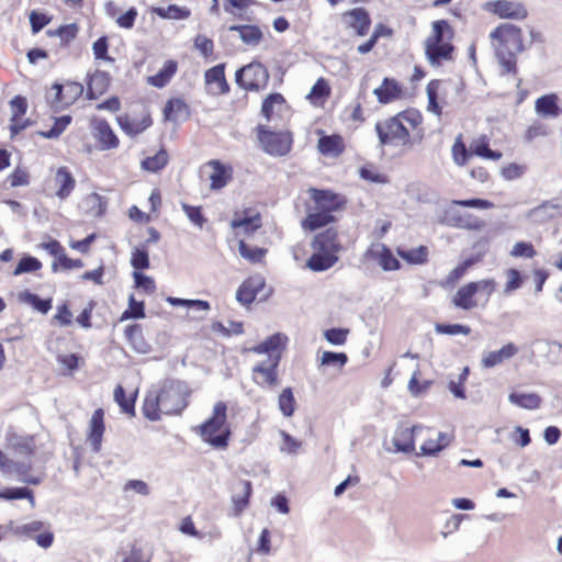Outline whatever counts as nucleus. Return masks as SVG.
I'll use <instances>...</instances> for the list:
<instances>
[{
	"label": "nucleus",
	"instance_id": "nucleus-1",
	"mask_svg": "<svg viewBox=\"0 0 562 562\" xmlns=\"http://www.w3.org/2000/svg\"><path fill=\"white\" fill-rule=\"evenodd\" d=\"M227 420V405L223 401L215 403L213 414L200 425V436L204 442L216 449H226L232 431L225 427Z\"/></svg>",
	"mask_w": 562,
	"mask_h": 562
},
{
	"label": "nucleus",
	"instance_id": "nucleus-2",
	"mask_svg": "<svg viewBox=\"0 0 562 562\" xmlns=\"http://www.w3.org/2000/svg\"><path fill=\"white\" fill-rule=\"evenodd\" d=\"M260 148L272 157L286 156L293 146V134L290 131H272L263 124L256 127Z\"/></svg>",
	"mask_w": 562,
	"mask_h": 562
},
{
	"label": "nucleus",
	"instance_id": "nucleus-3",
	"mask_svg": "<svg viewBox=\"0 0 562 562\" xmlns=\"http://www.w3.org/2000/svg\"><path fill=\"white\" fill-rule=\"evenodd\" d=\"M162 407V414H180L188 405L186 400V385L173 379L164 380L158 386H154Z\"/></svg>",
	"mask_w": 562,
	"mask_h": 562
},
{
	"label": "nucleus",
	"instance_id": "nucleus-4",
	"mask_svg": "<svg viewBox=\"0 0 562 562\" xmlns=\"http://www.w3.org/2000/svg\"><path fill=\"white\" fill-rule=\"evenodd\" d=\"M269 71L260 61L238 68L235 72L236 85L246 91H260L265 89L269 81Z\"/></svg>",
	"mask_w": 562,
	"mask_h": 562
},
{
	"label": "nucleus",
	"instance_id": "nucleus-5",
	"mask_svg": "<svg viewBox=\"0 0 562 562\" xmlns=\"http://www.w3.org/2000/svg\"><path fill=\"white\" fill-rule=\"evenodd\" d=\"M375 132L381 146L409 142V132L397 115L390 117L384 122L375 124Z\"/></svg>",
	"mask_w": 562,
	"mask_h": 562
},
{
	"label": "nucleus",
	"instance_id": "nucleus-6",
	"mask_svg": "<svg viewBox=\"0 0 562 562\" xmlns=\"http://www.w3.org/2000/svg\"><path fill=\"white\" fill-rule=\"evenodd\" d=\"M490 37L499 43L498 48L505 52L518 54L526 49L522 41V31L519 26L512 23H503L495 27Z\"/></svg>",
	"mask_w": 562,
	"mask_h": 562
},
{
	"label": "nucleus",
	"instance_id": "nucleus-7",
	"mask_svg": "<svg viewBox=\"0 0 562 562\" xmlns=\"http://www.w3.org/2000/svg\"><path fill=\"white\" fill-rule=\"evenodd\" d=\"M488 241L486 238L480 239L474 247L482 249V254L472 255L469 258L464 259L460 262L456 268H453L447 278L440 282L441 288H453L456 283L465 274L468 269L472 266L481 261L483 254L487 249Z\"/></svg>",
	"mask_w": 562,
	"mask_h": 562
},
{
	"label": "nucleus",
	"instance_id": "nucleus-8",
	"mask_svg": "<svg viewBox=\"0 0 562 562\" xmlns=\"http://www.w3.org/2000/svg\"><path fill=\"white\" fill-rule=\"evenodd\" d=\"M364 257L378 261L384 271H395L402 267L391 248L381 243L372 244L364 252Z\"/></svg>",
	"mask_w": 562,
	"mask_h": 562
},
{
	"label": "nucleus",
	"instance_id": "nucleus-9",
	"mask_svg": "<svg viewBox=\"0 0 562 562\" xmlns=\"http://www.w3.org/2000/svg\"><path fill=\"white\" fill-rule=\"evenodd\" d=\"M266 288L265 278L257 273L245 279L236 291V300L241 305H250L259 292Z\"/></svg>",
	"mask_w": 562,
	"mask_h": 562
},
{
	"label": "nucleus",
	"instance_id": "nucleus-10",
	"mask_svg": "<svg viewBox=\"0 0 562 562\" xmlns=\"http://www.w3.org/2000/svg\"><path fill=\"white\" fill-rule=\"evenodd\" d=\"M310 193L315 207L319 210L333 213L342 209L346 204L345 196L328 189L311 188Z\"/></svg>",
	"mask_w": 562,
	"mask_h": 562
},
{
	"label": "nucleus",
	"instance_id": "nucleus-11",
	"mask_svg": "<svg viewBox=\"0 0 562 562\" xmlns=\"http://www.w3.org/2000/svg\"><path fill=\"white\" fill-rule=\"evenodd\" d=\"M104 409L99 407L93 411L88 425L87 442L94 453H99L102 447L105 432Z\"/></svg>",
	"mask_w": 562,
	"mask_h": 562
},
{
	"label": "nucleus",
	"instance_id": "nucleus-12",
	"mask_svg": "<svg viewBox=\"0 0 562 562\" xmlns=\"http://www.w3.org/2000/svg\"><path fill=\"white\" fill-rule=\"evenodd\" d=\"M454 45L451 42L425 41V55L428 63L434 66H440L442 60H452Z\"/></svg>",
	"mask_w": 562,
	"mask_h": 562
},
{
	"label": "nucleus",
	"instance_id": "nucleus-13",
	"mask_svg": "<svg viewBox=\"0 0 562 562\" xmlns=\"http://www.w3.org/2000/svg\"><path fill=\"white\" fill-rule=\"evenodd\" d=\"M422 429L423 427L420 425H414L412 427H397L392 439L395 451L406 454L412 453L415 450V434Z\"/></svg>",
	"mask_w": 562,
	"mask_h": 562
},
{
	"label": "nucleus",
	"instance_id": "nucleus-14",
	"mask_svg": "<svg viewBox=\"0 0 562 562\" xmlns=\"http://www.w3.org/2000/svg\"><path fill=\"white\" fill-rule=\"evenodd\" d=\"M442 223L451 227L480 229L483 222L471 214H461L457 209H447L443 213Z\"/></svg>",
	"mask_w": 562,
	"mask_h": 562
},
{
	"label": "nucleus",
	"instance_id": "nucleus-15",
	"mask_svg": "<svg viewBox=\"0 0 562 562\" xmlns=\"http://www.w3.org/2000/svg\"><path fill=\"white\" fill-rule=\"evenodd\" d=\"M491 5L492 11L502 19L524 20L528 15L526 7L520 2L496 0Z\"/></svg>",
	"mask_w": 562,
	"mask_h": 562
},
{
	"label": "nucleus",
	"instance_id": "nucleus-16",
	"mask_svg": "<svg viewBox=\"0 0 562 562\" xmlns=\"http://www.w3.org/2000/svg\"><path fill=\"white\" fill-rule=\"evenodd\" d=\"M311 246L314 250H328L337 254L342 250V245L338 240V231L335 227H327L314 235Z\"/></svg>",
	"mask_w": 562,
	"mask_h": 562
},
{
	"label": "nucleus",
	"instance_id": "nucleus-17",
	"mask_svg": "<svg viewBox=\"0 0 562 562\" xmlns=\"http://www.w3.org/2000/svg\"><path fill=\"white\" fill-rule=\"evenodd\" d=\"M121 130L128 136L135 137L146 131L153 124L149 111H146L140 120L131 119L127 114L116 117Z\"/></svg>",
	"mask_w": 562,
	"mask_h": 562
},
{
	"label": "nucleus",
	"instance_id": "nucleus-18",
	"mask_svg": "<svg viewBox=\"0 0 562 562\" xmlns=\"http://www.w3.org/2000/svg\"><path fill=\"white\" fill-rule=\"evenodd\" d=\"M348 26L352 27L357 35L364 36L371 26V18L364 8H353L344 14Z\"/></svg>",
	"mask_w": 562,
	"mask_h": 562
},
{
	"label": "nucleus",
	"instance_id": "nucleus-19",
	"mask_svg": "<svg viewBox=\"0 0 562 562\" xmlns=\"http://www.w3.org/2000/svg\"><path fill=\"white\" fill-rule=\"evenodd\" d=\"M92 126L102 150L113 149L119 146V138L106 120L93 119Z\"/></svg>",
	"mask_w": 562,
	"mask_h": 562
},
{
	"label": "nucleus",
	"instance_id": "nucleus-20",
	"mask_svg": "<svg viewBox=\"0 0 562 562\" xmlns=\"http://www.w3.org/2000/svg\"><path fill=\"white\" fill-rule=\"evenodd\" d=\"M164 120L169 122L187 121L191 115L188 103L181 98L169 99L162 110Z\"/></svg>",
	"mask_w": 562,
	"mask_h": 562
},
{
	"label": "nucleus",
	"instance_id": "nucleus-21",
	"mask_svg": "<svg viewBox=\"0 0 562 562\" xmlns=\"http://www.w3.org/2000/svg\"><path fill=\"white\" fill-rule=\"evenodd\" d=\"M281 355L276 353V356L268 357L266 360L260 361L252 368L254 373L261 374L263 378V383L269 386H274L278 384V367L281 361Z\"/></svg>",
	"mask_w": 562,
	"mask_h": 562
},
{
	"label": "nucleus",
	"instance_id": "nucleus-22",
	"mask_svg": "<svg viewBox=\"0 0 562 562\" xmlns=\"http://www.w3.org/2000/svg\"><path fill=\"white\" fill-rule=\"evenodd\" d=\"M373 94L381 104H389L402 97L403 88L396 79L385 77L382 85L373 90Z\"/></svg>",
	"mask_w": 562,
	"mask_h": 562
},
{
	"label": "nucleus",
	"instance_id": "nucleus-23",
	"mask_svg": "<svg viewBox=\"0 0 562 562\" xmlns=\"http://www.w3.org/2000/svg\"><path fill=\"white\" fill-rule=\"evenodd\" d=\"M339 260L338 254L328 250H314L306 260V267L314 272H323L334 267Z\"/></svg>",
	"mask_w": 562,
	"mask_h": 562
},
{
	"label": "nucleus",
	"instance_id": "nucleus-24",
	"mask_svg": "<svg viewBox=\"0 0 562 562\" xmlns=\"http://www.w3.org/2000/svg\"><path fill=\"white\" fill-rule=\"evenodd\" d=\"M288 337L282 333H274L268 336L263 341L251 348V351L258 355L267 353L268 357L280 353L285 348Z\"/></svg>",
	"mask_w": 562,
	"mask_h": 562
},
{
	"label": "nucleus",
	"instance_id": "nucleus-25",
	"mask_svg": "<svg viewBox=\"0 0 562 562\" xmlns=\"http://www.w3.org/2000/svg\"><path fill=\"white\" fill-rule=\"evenodd\" d=\"M207 165L213 169V172L210 176L211 189H223L232 180L233 168L217 159L210 160Z\"/></svg>",
	"mask_w": 562,
	"mask_h": 562
},
{
	"label": "nucleus",
	"instance_id": "nucleus-26",
	"mask_svg": "<svg viewBox=\"0 0 562 562\" xmlns=\"http://www.w3.org/2000/svg\"><path fill=\"white\" fill-rule=\"evenodd\" d=\"M204 80L207 86L216 85L217 91H210L212 94H226L229 92V85L225 77V64L221 63L204 72Z\"/></svg>",
	"mask_w": 562,
	"mask_h": 562
},
{
	"label": "nucleus",
	"instance_id": "nucleus-27",
	"mask_svg": "<svg viewBox=\"0 0 562 562\" xmlns=\"http://www.w3.org/2000/svg\"><path fill=\"white\" fill-rule=\"evenodd\" d=\"M334 222H336V217L333 213L314 206V210L308 212L306 217L302 221V227L305 231L315 232Z\"/></svg>",
	"mask_w": 562,
	"mask_h": 562
},
{
	"label": "nucleus",
	"instance_id": "nucleus-28",
	"mask_svg": "<svg viewBox=\"0 0 562 562\" xmlns=\"http://www.w3.org/2000/svg\"><path fill=\"white\" fill-rule=\"evenodd\" d=\"M517 352L518 347L513 342H508L498 350L485 353L481 360V364L485 369L494 368L505 360L513 358Z\"/></svg>",
	"mask_w": 562,
	"mask_h": 562
},
{
	"label": "nucleus",
	"instance_id": "nucleus-29",
	"mask_svg": "<svg viewBox=\"0 0 562 562\" xmlns=\"http://www.w3.org/2000/svg\"><path fill=\"white\" fill-rule=\"evenodd\" d=\"M535 109L542 117H558L562 113V108L559 105V98L555 93L539 97L536 100Z\"/></svg>",
	"mask_w": 562,
	"mask_h": 562
},
{
	"label": "nucleus",
	"instance_id": "nucleus-30",
	"mask_svg": "<svg viewBox=\"0 0 562 562\" xmlns=\"http://www.w3.org/2000/svg\"><path fill=\"white\" fill-rule=\"evenodd\" d=\"M317 148L324 156L338 157L345 150L344 138L338 134H324L318 138Z\"/></svg>",
	"mask_w": 562,
	"mask_h": 562
},
{
	"label": "nucleus",
	"instance_id": "nucleus-31",
	"mask_svg": "<svg viewBox=\"0 0 562 562\" xmlns=\"http://www.w3.org/2000/svg\"><path fill=\"white\" fill-rule=\"evenodd\" d=\"M55 182L58 186L56 196L60 200L67 199L76 187V179L70 170L63 166L56 170Z\"/></svg>",
	"mask_w": 562,
	"mask_h": 562
},
{
	"label": "nucleus",
	"instance_id": "nucleus-32",
	"mask_svg": "<svg viewBox=\"0 0 562 562\" xmlns=\"http://www.w3.org/2000/svg\"><path fill=\"white\" fill-rule=\"evenodd\" d=\"M125 337L137 353H148L151 349L150 345L145 340L143 329L139 324L127 325L124 330Z\"/></svg>",
	"mask_w": 562,
	"mask_h": 562
},
{
	"label": "nucleus",
	"instance_id": "nucleus-33",
	"mask_svg": "<svg viewBox=\"0 0 562 562\" xmlns=\"http://www.w3.org/2000/svg\"><path fill=\"white\" fill-rule=\"evenodd\" d=\"M475 295L476 293L474 292L472 284L469 282L457 290L451 302L457 308L470 311L477 306Z\"/></svg>",
	"mask_w": 562,
	"mask_h": 562
},
{
	"label": "nucleus",
	"instance_id": "nucleus-34",
	"mask_svg": "<svg viewBox=\"0 0 562 562\" xmlns=\"http://www.w3.org/2000/svg\"><path fill=\"white\" fill-rule=\"evenodd\" d=\"M7 440L8 446L18 454L31 457L35 452V442L33 436L8 434Z\"/></svg>",
	"mask_w": 562,
	"mask_h": 562
},
{
	"label": "nucleus",
	"instance_id": "nucleus-35",
	"mask_svg": "<svg viewBox=\"0 0 562 562\" xmlns=\"http://www.w3.org/2000/svg\"><path fill=\"white\" fill-rule=\"evenodd\" d=\"M18 300L21 303H25L32 308L43 315H46L52 306H53V299L47 297L43 299L38 294L31 292L30 290H24L18 294Z\"/></svg>",
	"mask_w": 562,
	"mask_h": 562
},
{
	"label": "nucleus",
	"instance_id": "nucleus-36",
	"mask_svg": "<svg viewBox=\"0 0 562 562\" xmlns=\"http://www.w3.org/2000/svg\"><path fill=\"white\" fill-rule=\"evenodd\" d=\"M142 412L145 418H147L150 422H157L160 419V415L162 414V407L160 405L159 397L154 386L145 395Z\"/></svg>",
	"mask_w": 562,
	"mask_h": 562
},
{
	"label": "nucleus",
	"instance_id": "nucleus-37",
	"mask_svg": "<svg viewBox=\"0 0 562 562\" xmlns=\"http://www.w3.org/2000/svg\"><path fill=\"white\" fill-rule=\"evenodd\" d=\"M178 69L176 60L169 59L165 61L164 66L158 70L157 74L149 76L147 82L155 88L166 87L171 78L175 76Z\"/></svg>",
	"mask_w": 562,
	"mask_h": 562
},
{
	"label": "nucleus",
	"instance_id": "nucleus-38",
	"mask_svg": "<svg viewBox=\"0 0 562 562\" xmlns=\"http://www.w3.org/2000/svg\"><path fill=\"white\" fill-rule=\"evenodd\" d=\"M241 486L240 494H234L232 496L233 502V515L238 517L249 506V501L252 494V484L248 480L240 481Z\"/></svg>",
	"mask_w": 562,
	"mask_h": 562
},
{
	"label": "nucleus",
	"instance_id": "nucleus-39",
	"mask_svg": "<svg viewBox=\"0 0 562 562\" xmlns=\"http://www.w3.org/2000/svg\"><path fill=\"white\" fill-rule=\"evenodd\" d=\"M472 154L490 160H499L503 154L499 150L491 149L490 139L486 135H481L471 143Z\"/></svg>",
	"mask_w": 562,
	"mask_h": 562
},
{
	"label": "nucleus",
	"instance_id": "nucleus-40",
	"mask_svg": "<svg viewBox=\"0 0 562 562\" xmlns=\"http://www.w3.org/2000/svg\"><path fill=\"white\" fill-rule=\"evenodd\" d=\"M533 345L544 353L547 362L557 366L561 363L562 344L557 340L537 339Z\"/></svg>",
	"mask_w": 562,
	"mask_h": 562
},
{
	"label": "nucleus",
	"instance_id": "nucleus-41",
	"mask_svg": "<svg viewBox=\"0 0 562 562\" xmlns=\"http://www.w3.org/2000/svg\"><path fill=\"white\" fill-rule=\"evenodd\" d=\"M508 401L525 409H538L541 406L542 398L537 393L512 392L508 395Z\"/></svg>",
	"mask_w": 562,
	"mask_h": 562
},
{
	"label": "nucleus",
	"instance_id": "nucleus-42",
	"mask_svg": "<svg viewBox=\"0 0 562 562\" xmlns=\"http://www.w3.org/2000/svg\"><path fill=\"white\" fill-rule=\"evenodd\" d=\"M83 206L87 214L101 217L106 211L108 200L99 193L92 192L85 198Z\"/></svg>",
	"mask_w": 562,
	"mask_h": 562
},
{
	"label": "nucleus",
	"instance_id": "nucleus-43",
	"mask_svg": "<svg viewBox=\"0 0 562 562\" xmlns=\"http://www.w3.org/2000/svg\"><path fill=\"white\" fill-rule=\"evenodd\" d=\"M396 252L404 261L409 265H424L428 261L429 251L427 246L424 245L412 249L397 247Z\"/></svg>",
	"mask_w": 562,
	"mask_h": 562
},
{
	"label": "nucleus",
	"instance_id": "nucleus-44",
	"mask_svg": "<svg viewBox=\"0 0 562 562\" xmlns=\"http://www.w3.org/2000/svg\"><path fill=\"white\" fill-rule=\"evenodd\" d=\"M0 499L16 501L27 499L32 507L35 506L34 492L26 486L3 487L0 490Z\"/></svg>",
	"mask_w": 562,
	"mask_h": 562
},
{
	"label": "nucleus",
	"instance_id": "nucleus-45",
	"mask_svg": "<svg viewBox=\"0 0 562 562\" xmlns=\"http://www.w3.org/2000/svg\"><path fill=\"white\" fill-rule=\"evenodd\" d=\"M153 13L161 19L168 20H186L191 15L190 9L178 4H169L168 7H154Z\"/></svg>",
	"mask_w": 562,
	"mask_h": 562
},
{
	"label": "nucleus",
	"instance_id": "nucleus-46",
	"mask_svg": "<svg viewBox=\"0 0 562 562\" xmlns=\"http://www.w3.org/2000/svg\"><path fill=\"white\" fill-rule=\"evenodd\" d=\"M168 161L169 156L166 148L160 147V149L154 156L144 158L140 162V166L144 170L156 173L164 169Z\"/></svg>",
	"mask_w": 562,
	"mask_h": 562
},
{
	"label": "nucleus",
	"instance_id": "nucleus-47",
	"mask_svg": "<svg viewBox=\"0 0 562 562\" xmlns=\"http://www.w3.org/2000/svg\"><path fill=\"white\" fill-rule=\"evenodd\" d=\"M432 34L426 41L451 42L454 37V30L447 20H437L432 24Z\"/></svg>",
	"mask_w": 562,
	"mask_h": 562
},
{
	"label": "nucleus",
	"instance_id": "nucleus-48",
	"mask_svg": "<svg viewBox=\"0 0 562 562\" xmlns=\"http://www.w3.org/2000/svg\"><path fill=\"white\" fill-rule=\"evenodd\" d=\"M137 394H131L128 397L122 385H117L114 390V400L121 408V412L128 415L135 416V402Z\"/></svg>",
	"mask_w": 562,
	"mask_h": 562
},
{
	"label": "nucleus",
	"instance_id": "nucleus-49",
	"mask_svg": "<svg viewBox=\"0 0 562 562\" xmlns=\"http://www.w3.org/2000/svg\"><path fill=\"white\" fill-rule=\"evenodd\" d=\"M130 263L134 271H144L149 269L150 259L148 248L140 244L135 246L132 250Z\"/></svg>",
	"mask_w": 562,
	"mask_h": 562
},
{
	"label": "nucleus",
	"instance_id": "nucleus-50",
	"mask_svg": "<svg viewBox=\"0 0 562 562\" xmlns=\"http://www.w3.org/2000/svg\"><path fill=\"white\" fill-rule=\"evenodd\" d=\"M261 216L259 213L248 214L247 212L244 216L234 218L231 222V226L233 228H244L246 233H255L261 227Z\"/></svg>",
	"mask_w": 562,
	"mask_h": 562
},
{
	"label": "nucleus",
	"instance_id": "nucleus-51",
	"mask_svg": "<svg viewBox=\"0 0 562 562\" xmlns=\"http://www.w3.org/2000/svg\"><path fill=\"white\" fill-rule=\"evenodd\" d=\"M517 54L505 52L504 48H496L495 56L499 66L502 67V75L512 74L514 76L517 75Z\"/></svg>",
	"mask_w": 562,
	"mask_h": 562
},
{
	"label": "nucleus",
	"instance_id": "nucleus-52",
	"mask_svg": "<svg viewBox=\"0 0 562 562\" xmlns=\"http://www.w3.org/2000/svg\"><path fill=\"white\" fill-rule=\"evenodd\" d=\"M440 83L441 81L439 79H432L428 82L426 88L428 99L427 110L438 116L442 113L441 106L438 102Z\"/></svg>",
	"mask_w": 562,
	"mask_h": 562
},
{
	"label": "nucleus",
	"instance_id": "nucleus-53",
	"mask_svg": "<svg viewBox=\"0 0 562 562\" xmlns=\"http://www.w3.org/2000/svg\"><path fill=\"white\" fill-rule=\"evenodd\" d=\"M239 255L251 263L261 262L267 254V249L262 247L251 246L245 240L238 243Z\"/></svg>",
	"mask_w": 562,
	"mask_h": 562
},
{
	"label": "nucleus",
	"instance_id": "nucleus-54",
	"mask_svg": "<svg viewBox=\"0 0 562 562\" xmlns=\"http://www.w3.org/2000/svg\"><path fill=\"white\" fill-rule=\"evenodd\" d=\"M278 406L284 417L293 416L296 408V401L292 387L282 390L278 398Z\"/></svg>",
	"mask_w": 562,
	"mask_h": 562
},
{
	"label": "nucleus",
	"instance_id": "nucleus-55",
	"mask_svg": "<svg viewBox=\"0 0 562 562\" xmlns=\"http://www.w3.org/2000/svg\"><path fill=\"white\" fill-rule=\"evenodd\" d=\"M559 211V205L553 201H546L530 211V216L538 222H546L553 218Z\"/></svg>",
	"mask_w": 562,
	"mask_h": 562
},
{
	"label": "nucleus",
	"instance_id": "nucleus-56",
	"mask_svg": "<svg viewBox=\"0 0 562 562\" xmlns=\"http://www.w3.org/2000/svg\"><path fill=\"white\" fill-rule=\"evenodd\" d=\"M145 303L144 301H136L134 295L131 294L128 297V306L127 308L122 313L120 321H127V319H142L145 318Z\"/></svg>",
	"mask_w": 562,
	"mask_h": 562
},
{
	"label": "nucleus",
	"instance_id": "nucleus-57",
	"mask_svg": "<svg viewBox=\"0 0 562 562\" xmlns=\"http://www.w3.org/2000/svg\"><path fill=\"white\" fill-rule=\"evenodd\" d=\"M473 156L471 148L468 149L465 144L462 142V135H458L452 145V157L453 161L458 166H464L469 159Z\"/></svg>",
	"mask_w": 562,
	"mask_h": 562
},
{
	"label": "nucleus",
	"instance_id": "nucleus-58",
	"mask_svg": "<svg viewBox=\"0 0 562 562\" xmlns=\"http://www.w3.org/2000/svg\"><path fill=\"white\" fill-rule=\"evenodd\" d=\"M42 268V262L34 256L24 255L15 266L13 276H20L23 273H32Z\"/></svg>",
	"mask_w": 562,
	"mask_h": 562
},
{
	"label": "nucleus",
	"instance_id": "nucleus-59",
	"mask_svg": "<svg viewBox=\"0 0 562 562\" xmlns=\"http://www.w3.org/2000/svg\"><path fill=\"white\" fill-rule=\"evenodd\" d=\"M329 93L330 87L328 82L324 78H318L307 94V99H310L312 103L323 102Z\"/></svg>",
	"mask_w": 562,
	"mask_h": 562
},
{
	"label": "nucleus",
	"instance_id": "nucleus-60",
	"mask_svg": "<svg viewBox=\"0 0 562 562\" xmlns=\"http://www.w3.org/2000/svg\"><path fill=\"white\" fill-rule=\"evenodd\" d=\"M111 77L108 71L97 69L89 76L88 83L91 85L98 93H105L110 87Z\"/></svg>",
	"mask_w": 562,
	"mask_h": 562
},
{
	"label": "nucleus",
	"instance_id": "nucleus-61",
	"mask_svg": "<svg viewBox=\"0 0 562 562\" xmlns=\"http://www.w3.org/2000/svg\"><path fill=\"white\" fill-rule=\"evenodd\" d=\"M359 176L361 179L376 184H385L390 182L386 175L379 172L374 166L366 165L359 169Z\"/></svg>",
	"mask_w": 562,
	"mask_h": 562
},
{
	"label": "nucleus",
	"instance_id": "nucleus-62",
	"mask_svg": "<svg viewBox=\"0 0 562 562\" xmlns=\"http://www.w3.org/2000/svg\"><path fill=\"white\" fill-rule=\"evenodd\" d=\"M109 37L106 35L100 36L92 44L93 56L97 60L113 63L114 58L109 55Z\"/></svg>",
	"mask_w": 562,
	"mask_h": 562
},
{
	"label": "nucleus",
	"instance_id": "nucleus-63",
	"mask_svg": "<svg viewBox=\"0 0 562 562\" xmlns=\"http://www.w3.org/2000/svg\"><path fill=\"white\" fill-rule=\"evenodd\" d=\"M507 282L504 286V293L510 294L512 292L520 289L525 283V276L516 268H509L506 270Z\"/></svg>",
	"mask_w": 562,
	"mask_h": 562
},
{
	"label": "nucleus",
	"instance_id": "nucleus-64",
	"mask_svg": "<svg viewBox=\"0 0 562 562\" xmlns=\"http://www.w3.org/2000/svg\"><path fill=\"white\" fill-rule=\"evenodd\" d=\"M348 362L346 352L324 351L321 357V366L338 367L341 369Z\"/></svg>",
	"mask_w": 562,
	"mask_h": 562
}]
</instances>
